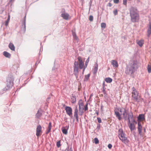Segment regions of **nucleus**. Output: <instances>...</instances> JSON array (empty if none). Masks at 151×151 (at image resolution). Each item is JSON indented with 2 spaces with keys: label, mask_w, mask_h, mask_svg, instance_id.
Listing matches in <instances>:
<instances>
[{
  "label": "nucleus",
  "mask_w": 151,
  "mask_h": 151,
  "mask_svg": "<svg viewBox=\"0 0 151 151\" xmlns=\"http://www.w3.org/2000/svg\"><path fill=\"white\" fill-rule=\"evenodd\" d=\"M24 25H23V26H24V29H25V27H26V20L25 19H24Z\"/></svg>",
  "instance_id": "obj_39"
},
{
  "label": "nucleus",
  "mask_w": 151,
  "mask_h": 151,
  "mask_svg": "<svg viewBox=\"0 0 151 151\" xmlns=\"http://www.w3.org/2000/svg\"><path fill=\"white\" fill-rule=\"evenodd\" d=\"M73 36L74 38H75V39H76V40L77 39V37L75 33L73 32Z\"/></svg>",
  "instance_id": "obj_36"
},
{
  "label": "nucleus",
  "mask_w": 151,
  "mask_h": 151,
  "mask_svg": "<svg viewBox=\"0 0 151 151\" xmlns=\"http://www.w3.org/2000/svg\"><path fill=\"white\" fill-rule=\"evenodd\" d=\"M42 115V113H41V111L40 110H38L37 113L36 114V116L37 117L39 118Z\"/></svg>",
  "instance_id": "obj_25"
},
{
  "label": "nucleus",
  "mask_w": 151,
  "mask_h": 151,
  "mask_svg": "<svg viewBox=\"0 0 151 151\" xmlns=\"http://www.w3.org/2000/svg\"><path fill=\"white\" fill-rule=\"evenodd\" d=\"M137 68V62L133 61L127 66L125 72L128 74H132L135 72Z\"/></svg>",
  "instance_id": "obj_1"
},
{
  "label": "nucleus",
  "mask_w": 151,
  "mask_h": 151,
  "mask_svg": "<svg viewBox=\"0 0 151 151\" xmlns=\"http://www.w3.org/2000/svg\"><path fill=\"white\" fill-rule=\"evenodd\" d=\"M98 64L97 63H96L94 65V69L93 70V72L94 74H95L97 73L98 69Z\"/></svg>",
  "instance_id": "obj_19"
},
{
  "label": "nucleus",
  "mask_w": 151,
  "mask_h": 151,
  "mask_svg": "<svg viewBox=\"0 0 151 151\" xmlns=\"http://www.w3.org/2000/svg\"><path fill=\"white\" fill-rule=\"evenodd\" d=\"M145 120V117L144 114H139L137 117V121L138 122H139L140 123H142V122Z\"/></svg>",
  "instance_id": "obj_12"
},
{
  "label": "nucleus",
  "mask_w": 151,
  "mask_h": 151,
  "mask_svg": "<svg viewBox=\"0 0 151 151\" xmlns=\"http://www.w3.org/2000/svg\"><path fill=\"white\" fill-rule=\"evenodd\" d=\"M144 130L145 131V129H144Z\"/></svg>",
  "instance_id": "obj_52"
},
{
  "label": "nucleus",
  "mask_w": 151,
  "mask_h": 151,
  "mask_svg": "<svg viewBox=\"0 0 151 151\" xmlns=\"http://www.w3.org/2000/svg\"><path fill=\"white\" fill-rule=\"evenodd\" d=\"M127 3V0H123V3L124 5H126Z\"/></svg>",
  "instance_id": "obj_41"
},
{
  "label": "nucleus",
  "mask_w": 151,
  "mask_h": 151,
  "mask_svg": "<svg viewBox=\"0 0 151 151\" xmlns=\"http://www.w3.org/2000/svg\"><path fill=\"white\" fill-rule=\"evenodd\" d=\"M68 126H66L65 127H63L61 129L63 133L65 134H67V133L68 130Z\"/></svg>",
  "instance_id": "obj_17"
},
{
  "label": "nucleus",
  "mask_w": 151,
  "mask_h": 151,
  "mask_svg": "<svg viewBox=\"0 0 151 151\" xmlns=\"http://www.w3.org/2000/svg\"><path fill=\"white\" fill-rule=\"evenodd\" d=\"M101 25L102 28H104L106 27V24L105 23H102L101 24Z\"/></svg>",
  "instance_id": "obj_31"
},
{
  "label": "nucleus",
  "mask_w": 151,
  "mask_h": 151,
  "mask_svg": "<svg viewBox=\"0 0 151 151\" xmlns=\"http://www.w3.org/2000/svg\"><path fill=\"white\" fill-rule=\"evenodd\" d=\"M115 114L119 120H121V116H123L124 117H126L127 114L126 112L125 109L124 108H119L114 110Z\"/></svg>",
  "instance_id": "obj_3"
},
{
  "label": "nucleus",
  "mask_w": 151,
  "mask_h": 151,
  "mask_svg": "<svg viewBox=\"0 0 151 151\" xmlns=\"http://www.w3.org/2000/svg\"><path fill=\"white\" fill-rule=\"evenodd\" d=\"M111 63L114 67H117L118 66L117 62L115 60H112L111 61Z\"/></svg>",
  "instance_id": "obj_18"
},
{
  "label": "nucleus",
  "mask_w": 151,
  "mask_h": 151,
  "mask_svg": "<svg viewBox=\"0 0 151 151\" xmlns=\"http://www.w3.org/2000/svg\"><path fill=\"white\" fill-rule=\"evenodd\" d=\"M71 102L72 103L74 104L76 101V98L75 97L72 96L71 97Z\"/></svg>",
  "instance_id": "obj_26"
},
{
  "label": "nucleus",
  "mask_w": 151,
  "mask_h": 151,
  "mask_svg": "<svg viewBox=\"0 0 151 151\" xmlns=\"http://www.w3.org/2000/svg\"><path fill=\"white\" fill-rule=\"evenodd\" d=\"M144 41L142 40H141L139 41H137V43L138 45L142 47Z\"/></svg>",
  "instance_id": "obj_24"
},
{
  "label": "nucleus",
  "mask_w": 151,
  "mask_h": 151,
  "mask_svg": "<svg viewBox=\"0 0 151 151\" xmlns=\"http://www.w3.org/2000/svg\"><path fill=\"white\" fill-rule=\"evenodd\" d=\"M90 76V74H88V75H85V78L84 79V81H88V79L89 78V77Z\"/></svg>",
  "instance_id": "obj_29"
},
{
  "label": "nucleus",
  "mask_w": 151,
  "mask_h": 151,
  "mask_svg": "<svg viewBox=\"0 0 151 151\" xmlns=\"http://www.w3.org/2000/svg\"><path fill=\"white\" fill-rule=\"evenodd\" d=\"M114 2L115 4H117L119 2V0H114Z\"/></svg>",
  "instance_id": "obj_43"
},
{
  "label": "nucleus",
  "mask_w": 151,
  "mask_h": 151,
  "mask_svg": "<svg viewBox=\"0 0 151 151\" xmlns=\"http://www.w3.org/2000/svg\"><path fill=\"white\" fill-rule=\"evenodd\" d=\"M70 151H72L71 150Z\"/></svg>",
  "instance_id": "obj_53"
},
{
  "label": "nucleus",
  "mask_w": 151,
  "mask_h": 151,
  "mask_svg": "<svg viewBox=\"0 0 151 151\" xmlns=\"http://www.w3.org/2000/svg\"><path fill=\"white\" fill-rule=\"evenodd\" d=\"M98 122L99 123H100L101 122V119L100 118H98Z\"/></svg>",
  "instance_id": "obj_44"
},
{
  "label": "nucleus",
  "mask_w": 151,
  "mask_h": 151,
  "mask_svg": "<svg viewBox=\"0 0 151 151\" xmlns=\"http://www.w3.org/2000/svg\"><path fill=\"white\" fill-rule=\"evenodd\" d=\"M52 127L51 123L50 122L49 124L48 129H51Z\"/></svg>",
  "instance_id": "obj_37"
},
{
  "label": "nucleus",
  "mask_w": 151,
  "mask_h": 151,
  "mask_svg": "<svg viewBox=\"0 0 151 151\" xmlns=\"http://www.w3.org/2000/svg\"><path fill=\"white\" fill-rule=\"evenodd\" d=\"M137 124V122L135 120H133V122H128V125L131 131H132L135 129V124Z\"/></svg>",
  "instance_id": "obj_10"
},
{
  "label": "nucleus",
  "mask_w": 151,
  "mask_h": 151,
  "mask_svg": "<svg viewBox=\"0 0 151 151\" xmlns=\"http://www.w3.org/2000/svg\"><path fill=\"white\" fill-rule=\"evenodd\" d=\"M51 129H48L47 131V134H48V133H49L50 132V131Z\"/></svg>",
  "instance_id": "obj_46"
},
{
  "label": "nucleus",
  "mask_w": 151,
  "mask_h": 151,
  "mask_svg": "<svg viewBox=\"0 0 151 151\" xmlns=\"http://www.w3.org/2000/svg\"><path fill=\"white\" fill-rule=\"evenodd\" d=\"M108 147L109 149H111L112 147V145L111 144H109L108 145Z\"/></svg>",
  "instance_id": "obj_42"
},
{
  "label": "nucleus",
  "mask_w": 151,
  "mask_h": 151,
  "mask_svg": "<svg viewBox=\"0 0 151 151\" xmlns=\"http://www.w3.org/2000/svg\"><path fill=\"white\" fill-rule=\"evenodd\" d=\"M94 141L95 143L96 144H97L99 142V140L96 138H94Z\"/></svg>",
  "instance_id": "obj_32"
},
{
  "label": "nucleus",
  "mask_w": 151,
  "mask_h": 151,
  "mask_svg": "<svg viewBox=\"0 0 151 151\" xmlns=\"http://www.w3.org/2000/svg\"><path fill=\"white\" fill-rule=\"evenodd\" d=\"M79 105V115H82L83 113L84 108V105L82 100H80L78 103Z\"/></svg>",
  "instance_id": "obj_7"
},
{
  "label": "nucleus",
  "mask_w": 151,
  "mask_h": 151,
  "mask_svg": "<svg viewBox=\"0 0 151 151\" xmlns=\"http://www.w3.org/2000/svg\"><path fill=\"white\" fill-rule=\"evenodd\" d=\"M42 127L40 125L37 126L36 128V135L37 137L40 136L42 133Z\"/></svg>",
  "instance_id": "obj_11"
},
{
  "label": "nucleus",
  "mask_w": 151,
  "mask_h": 151,
  "mask_svg": "<svg viewBox=\"0 0 151 151\" xmlns=\"http://www.w3.org/2000/svg\"><path fill=\"white\" fill-rule=\"evenodd\" d=\"M87 105H88V104H86V105H85L84 106V109H85V111L88 110V107Z\"/></svg>",
  "instance_id": "obj_38"
},
{
  "label": "nucleus",
  "mask_w": 151,
  "mask_h": 151,
  "mask_svg": "<svg viewBox=\"0 0 151 151\" xmlns=\"http://www.w3.org/2000/svg\"><path fill=\"white\" fill-rule=\"evenodd\" d=\"M14 0H9V2H13L14 1Z\"/></svg>",
  "instance_id": "obj_51"
},
{
  "label": "nucleus",
  "mask_w": 151,
  "mask_h": 151,
  "mask_svg": "<svg viewBox=\"0 0 151 151\" xmlns=\"http://www.w3.org/2000/svg\"><path fill=\"white\" fill-rule=\"evenodd\" d=\"M151 34V22H149L148 25V28L147 30V37H149L150 35Z\"/></svg>",
  "instance_id": "obj_16"
},
{
  "label": "nucleus",
  "mask_w": 151,
  "mask_h": 151,
  "mask_svg": "<svg viewBox=\"0 0 151 151\" xmlns=\"http://www.w3.org/2000/svg\"><path fill=\"white\" fill-rule=\"evenodd\" d=\"M118 134L119 138L123 143L127 144L129 142V140L122 129H119Z\"/></svg>",
  "instance_id": "obj_5"
},
{
  "label": "nucleus",
  "mask_w": 151,
  "mask_h": 151,
  "mask_svg": "<svg viewBox=\"0 0 151 151\" xmlns=\"http://www.w3.org/2000/svg\"><path fill=\"white\" fill-rule=\"evenodd\" d=\"M128 122H133V120H134L133 118V116L132 115V113H130L128 115Z\"/></svg>",
  "instance_id": "obj_20"
},
{
  "label": "nucleus",
  "mask_w": 151,
  "mask_h": 151,
  "mask_svg": "<svg viewBox=\"0 0 151 151\" xmlns=\"http://www.w3.org/2000/svg\"><path fill=\"white\" fill-rule=\"evenodd\" d=\"M78 62L75 61L74 66V72L76 77L78 76V67L81 69H82L84 67V63L82 61L81 58L79 57L78 58Z\"/></svg>",
  "instance_id": "obj_2"
},
{
  "label": "nucleus",
  "mask_w": 151,
  "mask_h": 151,
  "mask_svg": "<svg viewBox=\"0 0 151 151\" xmlns=\"http://www.w3.org/2000/svg\"><path fill=\"white\" fill-rule=\"evenodd\" d=\"M143 123H140L139 122H138V127L137 128L138 129V131L139 134L140 135H142V124Z\"/></svg>",
  "instance_id": "obj_14"
},
{
  "label": "nucleus",
  "mask_w": 151,
  "mask_h": 151,
  "mask_svg": "<svg viewBox=\"0 0 151 151\" xmlns=\"http://www.w3.org/2000/svg\"><path fill=\"white\" fill-rule=\"evenodd\" d=\"M51 129H48L47 131V134H48V133H49L50 132V131Z\"/></svg>",
  "instance_id": "obj_45"
},
{
  "label": "nucleus",
  "mask_w": 151,
  "mask_h": 151,
  "mask_svg": "<svg viewBox=\"0 0 151 151\" xmlns=\"http://www.w3.org/2000/svg\"><path fill=\"white\" fill-rule=\"evenodd\" d=\"M130 13L132 21L133 22H138L139 19V15L137 9L135 8H131Z\"/></svg>",
  "instance_id": "obj_4"
},
{
  "label": "nucleus",
  "mask_w": 151,
  "mask_h": 151,
  "mask_svg": "<svg viewBox=\"0 0 151 151\" xmlns=\"http://www.w3.org/2000/svg\"><path fill=\"white\" fill-rule=\"evenodd\" d=\"M132 97L136 101H139V99L138 97L139 94L138 92L136 90L135 88L134 87H132Z\"/></svg>",
  "instance_id": "obj_8"
},
{
  "label": "nucleus",
  "mask_w": 151,
  "mask_h": 151,
  "mask_svg": "<svg viewBox=\"0 0 151 151\" xmlns=\"http://www.w3.org/2000/svg\"><path fill=\"white\" fill-rule=\"evenodd\" d=\"M148 72L150 73L151 72V65H148L147 66Z\"/></svg>",
  "instance_id": "obj_30"
},
{
  "label": "nucleus",
  "mask_w": 151,
  "mask_h": 151,
  "mask_svg": "<svg viewBox=\"0 0 151 151\" xmlns=\"http://www.w3.org/2000/svg\"><path fill=\"white\" fill-rule=\"evenodd\" d=\"M139 100L140 101H143V99L142 98H140Z\"/></svg>",
  "instance_id": "obj_50"
},
{
  "label": "nucleus",
  "mask_w": 151,
  "mask_h": 151,
  "mask_svg": "<svg viewBox=\"0 0 151 151\" xmlns=\"http://www.w3.org/2000/svg\"><path fill=\"white\" fill-rule=\"evenodd\" d=\"M103 91L104 93L105 92V89H104V82L103 83Z\"/></svg>",
  "instance_id": "obj_40"
},
{
  "label": "nucleus",
  "mask_w": 151,
  "mask_h": 151,
  "mask_svg": "<svg viewBox=\"0 0 151 151\" xmlns=\"http://www.w3.org/2000/svg\"><path fill=\"white\" fill-rule=\"evenodd\" d=\"M51 129H48L47 131V134H48V133H49L50 132V131Z\"/></svg>",
  "instance_id": "obj_48"
},
{
  "label": "nucleus",
  "mask_w": 151,
  "mask_h": 151,
  "mask_svg": "<svg viewBox=\"0 0 151 151\" xmlns=\"http://www.w3.org/2000/svg\"><path fill=\"white\" fill-rule=\"evenodd\" d=\"M89 19L90 21H92L93 20V17L92 15H90L89 16Z\"/></svg>",
  "instance_id": "obj_35"
},
{
  "label": "nucleus",
  "mask_w": 151,
  "mask_h": 151,
  "mask_svg": "<svg viewBox=\"0 0 151 151\" xmlns=\"http://www.w3.org/2000/svg\"><path fill=\"white\" fill-rule=\"evenodd\" d=\"M108 6H109L111 7V3H109L108 4Z\"/></svg>",
  "instance_id": "obj_49"
},
{
  "label": "nucleus",
  "mask_w": 151,
  "mask_h": 151,
  "mask_svg": "<svg viewBox=\"0 0 151 151\" xmlns=\"http://www.w3.org/2000/svg\"><path fill=\"white\" fill-rule=\"evenodd\" d=\"M113 13L115 15H116L118 14V11L116 9L114 10L113 11Z\"/></svg>",
  "instance_id": "obj_34"
},
{
  "label": "nucleus",
  "mask_w": 151,
  "mask_h": 151,
  "mask_svg": "<svg viewBox=\"0 0 151 151\" xmlns=\"http://www.w3.org/2000/svg\"><path fill=\"white\" fill-rule=\"evenodd\" d=\"M105 81L108 83H110L112 81V79L110 78H107L105 79Z\"/></svg>",
  "instance_id": "obj_27"
},
{
  "label": "nucleus",
  "mask_w": 151,
  "mask_h": 151,
  "mask_svg": "<svg viewBox=\"0 0 151 151\" xmlns=\"http://www.w3.org/2000/svg\"><path fill=\"white\" fill-rule=\"evenodd\" d=\"M65 110L66 114L70 117H72V109L71 107L69 106H66L65 107Z\"/></svg>",
  "instance_id": "obj_9"
},
{
  "label": "nucleus",
  "mask_w": 151,
  "mask_h": 151,
  "mask_svg": "<svg viewBox=\"0 0 151 151\" xmlns=\"http://www.w3.org/2000/svg\"><path fill=\"white\" fill-rule=\"evenodd\" d=\"M10 19V16L9 15L8 18L7 19V20L6 21V22H5V25L6 26H7L8 25V23L9 22Z\"/></svg>",
  "instance_id": "obj_28"
},
{
  "label": "nucleus",
  "mask_w": 151,
  "mask_h": 151,
  "mask_svg": "<svg viewBox=\"0 0 151 151\" xmlns=\"http://www.w3.org/2000/svg\"><path fill=\"white\" fill-rule=\"evenodd\" d=\"M3 55L5 57L9 58H10L11 57V54L6 51H4L3 52Z\"/></svg>",
  "instance_id": "obj_22"
},
{
  "label": "nucleus",
  "mask_w": 151,
  "mask_h": 151,
  "mask_svg": "<svg viewBox=\"0 0 151 151\" xmlns=\"http://www.w3.org/2000/svg\"><path fill=\"white\" fill-rule=\"evenodd\" d=\"M56 145L58 147H59L61 146L60 142V141H58L57 142Z\"/></svg>",
  "instance_id": "obj_33"
},
{
  "label": "nucleus",
  "mask_w": 151,
  "mask_h": 151,
  "mask_svg": "<svg viewBox=\"0 0 151 151\" xmlns=\"http://www.w3.org/2000/svg\"><path fill=\"white\" fill-rule=\"evenodd\" d=\"M12 83L11 81H8L7 83V86L5 87L4 89L6 90H7L10 88L12 87Z\"/></svg>",
  "instance_id": "obj_15"
},
{
  "label": "nucleus",
  "mask_w": 151,
  "mask_h": 151,
  "mask_svg": "<svg viewBox=\"0 0 151 151\" xmlns=\"http://www.w3.org/2000/svg\"><path fill=\"white\" fill-rule=\"evenodd\" d=\"M51 129H48L47 131V134H48V133H49L50 132V131Z\"/></svg>",
  "instance_id": "obj_47"
},
{
  "label": "nucleus",
  "mask_w": 151,
  "mask_h": 151,
  "mask_svg": "<svg viewBox=\"0 0 151 151\" xmlns=\"http://www.w3.org/2000/svg\"><path fill=\"white\" fill-rule=\"evenodd\" d=\"M78 110L77 106H76L75 108L74 116L76 117V120L77 121H78Z\"/></svg>",
  "instance_id": "obj_13"
},
{
  "label": "nucleus",
  "mask_w": 151,
  "mask_h": 151,
  "mask_svg": "<svg viewBox=\"0 0 151 151\" xmlns=\"http://www.w3.org/2000/svg\"><path fill=\"white\" fill-rule=\"evenodd\" d=\"M89 61V57H88V58H87V59L86 60V61L85 62V65L84 66V68L83 70V72L85 70V68L87 67L88 64V63Z\"/></svg>",
  "instance_id": "obj_23"
},
{
  "label": "nucleus",
  "mask_w": 151,
  "mask_h": 151,
  "mask_svg": "<svg viewBox=\"0 0 151 151\" xmlns=\"http://www.w3.org/2000/svg\"><path fill=\"white\" fill-rule=\"evenodd\" d=\"M9 47L12 51H14L15 50V47L13 44L12 43H10L9 45Z\"/></svg>",
  "instance_id": "obj_21"
},
{
  "label": "nucleus",
  "mask_w": 151,
  "mask_h": 151,
  "mask_svg": "<svg viewBox=\"0 0 151 151\" xmlns=\"http://www.w3.org/2000/svg\"><path fill=\"white\" fill-rule=\"evenodd\" d=\"M61 16L65 20H68L71 18L69 14L65 12V9H62L60 12Z\"/></svg>",
  "instance_id": "obj_6"
}]
</instances>
